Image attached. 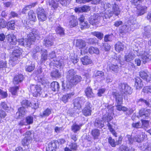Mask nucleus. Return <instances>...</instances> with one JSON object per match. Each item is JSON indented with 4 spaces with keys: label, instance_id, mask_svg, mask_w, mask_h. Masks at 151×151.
<instances>
[{
    "label": "nucleus",
    "instance_id": "obj_1",
    "mask_svg": "<svg viewBox=\"0 0 151 151\" xmlns=\"http://www.w3.org/2000/svg\"><path fill=\"white\" fill-rule=\"evenodd\" d=\"M5 38L7 41L8 49H11L15 47V45L17 43V40L16 37L13 34H11L7 35L6 37L3 33L0 34V41H4Z\"/></svg>",
    "mask_w": 151,
    "mask_h": 151
},
{
    "label": "nucleus",
    "instance_id": "obj_2",
    "mask_svg": "<svg viewBox=\"0 0 151 151\" xmlns=\"http://www.w3.org/2000/svg\"><path fill=\"white\" fill-rule=\"evenodd\" d=\"M75 80L73 81H68L67 80L65 83L63 81L62 82V90L63 91L68 90L70 89L73 86L75 85L79 82V78H76Z\"/></svg>",
    "mask_w": 151,
    "mask_h": 151
},
{
    "label": "nucleus",
    "instance_id": "obj_3",
    "mask_svg": "<svg viewBox=\"0 0 151 151\" xmlns=\"http://www.w3.org/2000/svg\"><path fill=\"white\" fill-rule=\"evenodd\" d=\"M36 13L40 22H43L46 20L48 14L43 8H38L36 10Z\"/></svg>",
    "mask_w": 151,
    "mask_h": 151
},
{
    "label": "nucleus",
    "instance_id": "obj_4",
    "mask_svg": "<svg viewBox=\"0 0 151 151\" xmlns=\"http://www.w3.org/2000/svg\"><path fill=\"white\" fill-rule=\"evenodd\" d=\"M42 89L40 85L32 84L30 86V91L33 94V96L36 97L40 96L41 94Z\"/></svg>",
    "mask_w": 151,
    "mask_h": 151
},
{
    "label": "nucleus",
    "instance_id": "obj_5",
    "mask_svg": "<svg viewBox=\"0 0 151 151\" xmlns=\"http://www.w3.org/2000/svg\"><path fill=\"white\" fill-rule=\"evenodd\" d=\"M76 72L74 70L71 69L69 70L66 73V78L68 81H73L75 80L77 78H79V82L81 81V77L80 76L76 75Z\"/></svg>",
    "mask_w": 151,
    "mask_h": 151
},
{
    "label": "nucleus",
    "instance_id": "obj_6",
    "mask_svg": "<svg viewBox=\"0 0 151 151\" xmlns=\"http://www.w3.org/2000/svg\"><path fill=\"white\" fill-rule=\"evenodd\" d=\"M119 88L121 92L124 93L130 94L132 93V89L127 84L120 83Z\"/></svg>",
    "mask_w": 151,
    "mask_h": 151
},
{
    "label": "nucleus",
    "instance_id": "obj_7",
    "mask_svg": "<svg viewBox=\"0 0 151 151\" xmlns=\"http://www.w3.org/2000/svg\"><path fill=\"white\" fill-rule=\"evenodd\" d=\"M15 46H16L15 45ZM14 48L15 49L13 50V52L11 57V60L13 61H16L18 60L22 53V49L17 47L15 46L14 48Z\"/></svg>",
    "mask_w": 151,
    "mask_h": 151
},
{
    "label": "nucleus",
    "instance_id": "obj_8",
    "mask_svg": "<svg viewBox=\"0 0 151 151\" xmlns=\"http://www.w3.org/2000/svg\"><path fill=\"white\" fill-rule=\"evenodd\" d=\"M92 109V106L90 102H87L85 106L82 110L83 114L86 116L91 115Z\"/></svg>",
    "mask_w": 151,
    "mask_h": 151
},
{
    "label": "nucleus",
    "instance_id": "obj_9",
    "mask_svg": "<svg viewBox=\"0 0 151 151\" xmlns=\"http://www.w3.org/2000/svg\"><path fill=\"white\" fill-rule=\"evenodd\" d=\"M112 95L116 100V103L119 104H122L123 102V98L122 95L118 93L113 92Z\"/></svg>",
    "mask_w": 151,
    "mask_h": 151
},
{
    "label": "nucleus",
    "instance_id": "obj_10",
    "mask_svg": "<svg viewBox=\"0 0 151 151\" xmlns=\"http://www.w3.org/2000/svg\"><path fill=\"white\" fill-rule=\"evenodd\" d=\"M52 37V36L45 37L43 41V45L46 47H47L52 46L53 44Z\"/></svg>",
    "mask_w": 151,
    "mask_h": 151
},
{
    "label": "nucleus",
    "instance_id": "obj_11",
    "mask_svg": "<svg viewBox=\"0 0 151 151\" xmlns=\"http://www.w3.org/2000/svg\"><path fill=\"white\" fill-rule=\"evenodd\" d=\"M59 147L58 143L56 140H53L49 143L48 145L49 151H56Z\"/></svg>",
    "mask_w": 151,
    "mask_h": 151
},
{
    "label": "nucleus",
    "instance_id": "obj_12",
    "mask_svg": "<svg viewBox=\"0 0 151 151\" xmlns=\"http://www.w3.org/2000/svg\"><path fill=\"white\" fill-rule=\"evenodd\" d=\"M84 92L86 96L88 99H93L95 97V93L90 87H87L85 90Z\"/></svg>",
    "mask_w": 151,
    "mask_h": 151
},
{
    "label": "nucleus",
    "instance_id": "obj_13",
    "mask_svg": "<svg viewBox=\"0 0 151 151\" xmlns=\"http://www.w3.org/2000/svg\"><path fill=\"white\" fill-rule=\"evenodd\" d=\"M30 35H28L27 38L25 40V46L30 47L31 45L33 44L35 40V37H30Z\"/></svg>",
    "mask_w": 151,
    "mask_h": 151
},
{
    "label": "nucleus",
    "instance_id": "obj_14",
    "mask_svg": "<svg viewBox=\"0 0 151 151\" xmlns=\"http://www.w3.org/2000/svg\"><path fill=\"white\" fill-rule=\"evenodd\" d=\"M78 20L76 17L74 15L70 17L69 24L70 27H73L78 24Z\"/></svg>",
    "mask_w": 151,
    "mask_h": 151
},
{
    "label": "nucleus",
    "instance_id": "obj_15",
    "mask_svg": "<svg viewBox=\"0 0 151 151\" xmlns=\"http://www.w3.org/2000/svg\"><path fill=\"white\" fill-rule=\"evenodd\" d=\"M134 81L135 82L134 86L136 89H140L143 86L142 81L139 77H136Z\"/></svg>",
    "mask_w": 151,
    "mask_h": 151
},
{
    "label": "nucleus",
    "instance_id": "obj_16",
    "mask_svg": "<svg viewBox=\"0 0 151 151\" xmlns=\"http://www.w3.org/2000/svg\"><path fill=\"white\" fill-rule=\"evenodd\" d=\"M93 125L95 127L101 129L104 126V122L102 119L97 118L94 122Z\"/></svg>",
    "mask_w": 151,
    "mask_h": 151
},
{
    "label": "nucleus",
    "instance_id": "obj_17",
    "mask_svg": "<svg viewBox=\"0 0 151 151\" xmlns=\"http://www.w3.org/2000/svg\"><path fill=\"white\" fill-rule=\"evenodd\" d=\"M112 15L114 14L118 16L120 14V10L119 6L115 2H112Z\"/></svg>",
    "mask_w": 151,
    "mask_h": 151
},
{
    "label": "nucleus",
    "instance_id": "obj_18",
    "mask_svg": "<svg viewBox=\"0 0 151 151\" xmlns=\"http://www.w3.org/2000/svg\"><path fill=\"white\" fill-rule=\"evenodd\" d=\"M146 135L144 133L140 132L138 134L134 136L135 142L140 143L142 141L145 137Z\"/></svg>",
    "mask_w": 151,
    "mask_h": 151
},
{
    "label": "nucleus",
    "instance_id": "obj_19",
    "mask_svg": "<svg viewBox=\"0 0 151 151\" xmlns=\"http://www.w3.org/2000/svg\"><path fill=\"white\" fill-rule=\"evenodd\" d=\"M139 75L141 78L145 80L147 82H149L151 80V76L150 74H147L144 71H142L139 73Z\"/></svg>",
    "mask_w": 151,
    "mask_h": 151
},
{
    "label": "nucleus",
    "instance_id": "obj_20",
    "mask_svg": "<svg viewBox=\"0 0 151 151\" xmlns=\"http://www.w3.org/2000/svg\"><path fill=\"white\" fill-rule=\"evenodd\" d=\"M23 79V78L22 75H16L14 77L13 82L14 85H17L21 83Z\"/></svg>",
    "mask_w": 151,
    "mask_h": 151
},
{
    "label": "nucleus",
    "instance_id": "obj_21",
    "mask_svg": "<svg viewBox=\"0 0 151 151\" xmlns=\"http://www.w3.org/2000/svg\"><path fill=\"white\" fill-rule=\"evenodd\" d=\"M56 33L61 37H63L65 35V30L60 26H57L55 29Z\"/></svg>",
    "mask_w": 151,
    "mask_h": 151
},
{
    "label": "nucleus",
    "instance_id": "obj_22",
    "mask_svg": "<svg viewBox=\"0 0 151 151\" xmlns=\"http://www.w3.org/2000/svg\"><path fill=\"white\" fill-rule=\"evenodd\" d=\"M131 30V28L129 25L126 24L123 25L119 29V33L121 34H125L129 32Z\"/></svg>",
    "mask_w": 151,
    "mask_h": 151
},
{
    "label": "nucleus",
    "instance_id": "obj_23",
    "mask_svg": "<svg viewBox=\"0 0 151 151\" xmlns=\"http://www.w3.org/2000/svg\"><path fill=\"white\" fill-rule=\"evenodd\" d=\"M151 27L150 26H147L145 27V32L143 34V37L146 38H149L151 36Z\"/></svg>",
    "mask_w": 151,
    "mask_h": 151
},
{
    "label": "nucleus",
    "instance_id": "obj_24",
    "mask_svg": "<svg viewBox=\"0 0 151 151\" xmlns=\"http://www.w3.org/2000/svg\"><path fill=\"white\" fill-rule=\"evenodd\" d=\"M51 88L54 91H58L60 88V85L57 82H53L51 84Z\"/></svg>",
    "mask_w": 151,
    "mask_h": 151
},
{
    "label": "nucleus",
    "instance_id": "obj_25",
    "mask_svg": "<svg viewBox=\"0 0 151 151\" xmlns=\"http://www.w3.org/2000/svg\"><path fill=\"white\" fill-rule=\"evenodd\" d=\"M32 140L31 137L25 136L22 141V144L23 146H27L31 142Z\"/></svg>",
    "mask_w": 151,
    "mask_h": 151
},
{
    "label": "nucleus",
    "instance_id": "obj_26",
    "mask_svg": "<svg viewBox=\"0 0 151 151\" xmlns=\"http://www.w3.org/2000/svg\"><path fill=\"white\" fill-rule=\"evenodd\" d=\"M89 10V7L87 6H84L82 7H76L75 9V12L78 13L87 12Z\"/></svg>",
    "mask_w": 151,
    "mask_h": 151
},
{
    "label": "nucleus",
    "instance_id": "obj_27",
    "mask_svg": "<svg viewBox=\"0 0 151 151\" xmlns=\"http://www.w3.org/2000/svg\"><path fill=\"white\" fill-rule=\"evenodd\" d=\"M76 46L79 49H82L86 46V42L82 39L77 40L76 42Z\"/></svg>",
    "mask_w": 151,
    "mask_h": 151
},
{
    "label": "nucleus",
    "instance_id": "obj_28",
    "mask_svg": "<svg viewBox=\"0 0 151 151\" xmlns=\"http://www.w3.org/2000/svg\"><path fill=\"white\" fill-rule=\"evenodd\" d=\"M91 134L94 139H98L100 134V131L97 129H93L91 132Z\"/></svg>",
    "mask_w": 151,
    "mask_h": 151
},
{
    "label": "nucleus",
    "instance_id": "obj_29",
    "mask_svg": "<svg viewBox=\"0 0 151 151\" xmlns=\"http://www.w3.org/2000/svg\"><path fill=\"white\" fill-rule=\"evenodd\" d=\"M81 60L82 64L84 65H86L92 63L91 60L87 56L81 58Z\"/></svg>",
    "mask_w": 151,
    "mask_h": 151
},
{
    "label": "nucleus",
    "instance_id": "obj_30",
    "mask_svg": "<svg viewBox=\"0 0 151 151\" xmlns=\"http://www.w3.org/2000/svg\"><path fill=\"white\" fill-rule=\"evenodd\" d=\"M140 117H142L143 119L148 117L150 115V114L148 111L143 109H141L139 112Z\"/></svg>",
    "mask_w": 151,
    "mask_h": 151
},
{
    "label": "nucleus",
    "instance_id": "obj_31",
    "mask_svg": "<svg viewBox=\"0 0 151 151\" xmlns=\"http://www.w3.org/2000/svg\"><path fill=\"white\" fill-rule=\"evenodd\" d=\"M41 57L40 60L41 63H44L47 59V51L46 50H42Z\"/></svg>",
    "mask_w": 151,
    "mask_h": 151
},
{
    "label": "nucleus",
    "instance_id": "obj_32",
    "mask_svg": "<svg viewBox=\"0 0 151 151\" xmlns=\"http://www.w3.org/2000/svg\"><path fill=\"white\" fill-rule=\"evenodd\" d=\"M124 47V45L120 42H117L115 45L116 50L118 52H120L121 51H123Z\"/></svg>",
    "mask_w": 151,
    "mask_h": 151
},
{
    "label": "nucleus",
    "instance_id": "obj_33",
    "mask_svg": "<svg viewBox=\"0 0 151 151\" xmlns=\"http://www.w3.org/2000/svg\"><path fill=\"white\" fill-rule=\"evenodd\" d=\"M141 149L142 151H151V143L144 144L141 147Z\"/></svg>",
    "mask_w": 151,
    "mask_h": 151
},
{
    "label": "nucleus",
    "instance_id": "obj_34",
    "mask_svg": "<svg viewBox=\"0 0 151 151\" xmlns=\"http://www.w3.org/2000/svg\"><path fill=\"white\" fill-rule=\"evenodd\" d=\"M28 16L30 20L35 21L36 20V14L33 10H30L29 12Z\"/></svg>",
    "mask_w": 151,
    "mask_h": 151
},
{
    "label": "nucleus",
    "instance_id": "obj_35",
    "mask_svg": "<svg viewBox=\"0 0 151 151\" xmlns=\"http://www.w3.org/2000/svg\"><path fill=\"white\" fill-rule=\"evenodd\" d=\"M82 124H80L79 125H77L76 124H73L71 126V129L72 131L74 133H77V132L79 131L81 127L82 126Z\"/></svg>",
    "mask_w": 151,
    "mask_h": 151
},
{
    "label": "nucleus",
    "instance_id": "obj_36",
    "mask_svg": "<svg viewBox=\"0 0 151 151\" xmlns=\"http://www.w3.org/2000/svg\"><path fill=\"white\" fill-rule=\"evenodd\" d=\"M58 1L51 0L48 3L50 6L51 7H52L54 9L57 8L59 4L58 2Z\"/></svg>",
    "mask_w": 151,
    "mask_h": 151
},
{
    "label": "nucleus",
    "instance_id": "obj_37",
    "mask_svg": "<svg viewBox=\"0 0 151 151\" xmlns=\"http://www.w3.org/2000/svg\"><path fill=\"white\" fill-rule=\"evenodd\" d=\"M94 76L95 77L100 78L102 80L104 79V72L101 71H97L95 73Z\"/></svg>",
    "mask_w": 151,
    "mask_h": 151
},
{
    "label": "nucleus",
    "instance_id": "obj_38",
    "mask_svg": "<svg viewBox=\"0 0 151 151\" xmlns=\"http://www.w3.org/2000/svg\"><path fill=\"white\" fill-rule=\"evenodd\" d=\"M109 68L111 71L117 73L119 71V67L117 64H111L109 66Z\"/></svg>",
    "mask_w": 151,
    "mask_h": 151
},
{
    "label": "nucleus",
    "instance_id": "obj_39",
    "mask_svg": "<svg viewBox=\"0 0 151 151\" xmlns=\"http://www.w3.org/2000/svg\"><path fill=\"white\" fill-rule=\"evenodd\" d=\"M146 53H145L141 55L142 61L144 64H145L150 60V59L149 58V55L148 54L146 55Z\"/></svg>",
    "mask_w": 151,
    "mask_h": 151
},
{
    "label": "nucleus",
    "instance_id": "obj_40",
    "mask_svg": "<svg viewBox=\"0 0 151 151\" xmlns=\"http://www.w3.org/2000/svg\"><path fill=\"white\" fill-rule=\"evenodd\" d=\"M135 57L134 54L132 53L129 54L125 56L124 58L126 61L129 62L133 60Z\"/></svg>",
    "mask_w": 151,
    "mask_h": 151
},
{
    "label": "nucleus",
    "instance_id": "obj_41",
    "mask_svg": "<svg viewBox=\"0 0 151 151\" xmlns=\"http://www.w3.org/2000/svg\"><path fill=\"white\" fill-rule=\"evenodd\" d=\"M74 94L71 93L68 94L63 96L62 98V100L65 103L68 101V100L74 95Z\"/></svg>",
    "mask_w": 151,
    "mask_h": 151
},
{
    "label": "nucleus",
    "instance_id": "obj_42",
    "mask_svg": "<svg viewBox=\"0 0 151 151\" xmlns=\"http://www.w3.org/2000/svg\"><path fill=\"white\" fill-rule=\"evenodd\" d=\"M51 76L52 77L55 78H60L61 74L59 71L56 69L53 70L51 73Z\"/></svg>",
    "mask_w": 151,
    "mask_h": 151
},
{
    "label": "nucleus",
    "instance_id": "obj_43",
    "mask_svg": "<svg viewBox=\"0 0 151 151\" xmlns=\"http://www.w3.org/2000/svg\"><path fill=\"white\" fill-rule=\"evenodd\" d=\"M28 31H30V32H29V34H27L28 35H30V37H35V36L36 35H37L38 34V31L36 30V29H32L31 28H30L27 29Z\"/></svg>",
    "mask_w": 151,
    "mask_h": 151
},
{
    "label": "nucleus",
    "instance_id": "obj_44",
    "mask_svg": "<svg viewBox=\"0 0 151 151\" xmlns=\"http://www.w3.org/2000/svg\"><path fill=\"white\" fill-rule=\"evenodd\" d=\"M88 52L91 54L95 53L97 54H99V49L97 47H91L89 48Z\"/></svg>",
    "mask_w": 151,
    "mask_h": 151
},
{
    "label": "nucleus",
    "instance_id": "obj_45",
    "mask_svg": "<svg viewBox=\"0 0 151 151\" xmlns=\"http://www.w3.org/2000/svg\"><path fill=\"white\" fill-rule=\"evenodd\" d=\"M147 7L145 6H142L141 7L140 10L138 11L137 13L138 16H141L145 13L147 10Z\"/></svg>",
    "mask_w": 151,
    "mask_h": 151
},
{
    "label": "nucleus",
    "instance_id": "obj_46",
    "mask_svg": "<svg viewBox=\"0 0 151 151\" xmlns=\"http://www.w3.org/2000/svg\"><path fill=\"white\" fill-rule=\"evenodd\" d=\"M142 102L145 103L146 105L148 107H151V99H150L145 100L141 98L139 100L138 102Z\"/></svg>",
    "mask_w": 151,
    "mask_h": 151
},
{
    "label": "nucleus",
    "instance_id": "obj_47",
    "mask_svg": "<svg viewBox=\"0 0 151 151\" xmlns=\"http://www.w3.org/2000/svg\"><path fill=\"white\" fill-rule=\"evenodd\" d=\"M19 89L18 86H15L10 88V91L13 95H16L17 94V91Z\"/></svg>",
    "mask_w": 151,
    "mask_h": 151
},
{
    "label": "nucleus",
    "instance_id": "obj_48",
    "mask_svg": "<svg viewBox=\"0 0 151 151\" xmlns=\"http://www.w3.org/2000/svg\"><path fill=\"white\" fill-rule=\"evenodd\" d=\"M35 67V64L32 63L29 65H26L25 66L26 70L29 72H31L34 69Z\"/></svg>",
    "mask_w": 151,
    "mask_h": 151
},
{
    "label": "nucleus",
    "instance_id": "obj_49",
    "mask_svg": "<svg viewBox=\"0 0 151 151\" xmlns=\"http://www.w3.org/2000/svg\"><path fill=\"white\" fill-rule=\"evenodd\" d=\"M78 99L76 98L74 100L73 104H74V108L75 109L79 110L81 107V106L78 102Z\"/></svg>",
    "mask_w": 151,
    "mask_h": 151
},
{
    "label": "nucleus",
    "instance_id": "obj_50",
    "mask_svg": "<svg viewBox=\"0 0 151 151\" xmlns=\"http://www.w3.org/2000/svg\"><path fill=\"white\" fill-rule=\"evenodd\" d=\"M92 34L94 36H96L100 40L102 39L103 37V34L98 32H91Z\"/></svg>",
    "mask_w": 151,
    "mask_h": 151
},
{
    "label": "nucleus",
    "instance_id": "obj_51",
    "mask_svg": "<svg viewBox=\"0 0 151 151\" xmlns=\"http://www.w3.org/2000/svg\"><path fill=\"white\" fill-rule=\"evenodd\" d=\"M126 138L127 139V141L129 144H132L134 142H135V139H134V137H132L131 135L127 134L126 136Z\"/></svg>",
    "mask_w": 151,
    "mask_h": 151
},
{
    "label": "nucleus",
    "instance_id": "obj_52",
    "mask_svg": "<svg viewBox=\"0 0 151 151\" xmlns=\"http://www.w3.org/2000/svg\"><path fill=\"white\" fill-rule=\"evenodd\" d=\"M31 102L27 100H24L21 102V104L22 107L24 108H27L29 107Z\"/></svg>",
    "mask_w": 151,
    "mask_h": 151
},
{
    "label": "nucleus",
    "instance_id": "obj_53",
    "mask_svg": "<svg viewBox=\"0 0 151 151\" xmlns=\"http://www.w3.org/2000/svg\"><path fill=\"white\" fill-rule=\"evenodd\" d=\"M15 22L14 21H9L7 24V27L10 29L14 30L15 28Z\"/></svg>",
    "mask_w": 151,
    "mask_h": 151
},
{
    "label": "nucleus",
    "instance_id": "obj_54",
    "mask_svg": "<svg viewBox=\"0 0 151 151\" xmlns=\"http://www.w3.org/2000/svg\"><path fill=\"white\" fill-rule=\"evenodd\" d=\"M114 37L113 35H106L104 36V40L105 42L112 41Z\"/></svg>",
    "mask_w": 151,
    "mask_h": 151
},
{
    "label": "nucleus",
    "instance_id": "obj_55",
    "mask_svg": "<svg viewBox=\"0 0 151 151\" xmlns=\"http://www.w3.org/2000/svg\"><path fill=\"white\" fill-rule=\"evenodd\" d=\"M33 117L32 116H28L25 118V121L26 122L27 124H32L33 123Z\"/></svg>",
    "mask_w": 151,
    "mask_h": 151
},
{
    "label": "nucleus",
    "instance_id": "obj_56",
    "mask_svg": "<svg viewBox=\"0 0 151 151\" xmlns=\"http://www.w3.org/2000/svg\"><path fill=\"white\" fill-rule=\"evenodd\" d=\"M76 98L78 99L77 100L78 101L79 103L80 104L81 106L86 101V100L85 98L83 97H77Z\"/></svg>",
    "mask_w": 151,
    "mask_h": 151
},
{
    "label": "nucleus",
    "instance_id": "obj_57",
    "mask_svg": "<svg viewBox=\"0 0 151 151\" xmlns=\"http://www.w3.org/2000/svg\"><path fill=\"white\" fill-rule=\"evenodd\" d=\"M144 0H131L130 1L132 4L135 6L139 5Z\"/></svg>",
    "mask_w": 151,
    "mask_h": 151
},
{
    "label": "nucleus",
    "instance_id": "obj_58",
    "mask_svg": "<svg viewBox=\"0 0 151 151\" xmlns=\"http://www.w3.org/2000/svg\"><path fill=\"white\" fill-rule=\"evenodd\" d=\"M51 112V111L50 109L47 108L43 112L42 114H41L40 116L42 117H43L44 116H48Z\"/></svg>",
    "mask_w": 151,
    "mask_h": 151
},
{
    "label": "nucleus",
    "instance_id": "obj_59",
    "mask_svg": "<svg viewBox=\"0 0 151 151\" xmlns=\"http://www.w3.org/2000/svg\"><path fill=\"white\" fill-rule=\"evenodd\" d=\"M63 6H66L70 2L71 0H57Z\"/></svg>",
    "mask_w": 151,
    "mask_h": 151
},
{
    "label": "nucleus",
    "instance_id": "obj_60",
    "mask_svg": "<svg viewBox=\"0 0 151 151\" xmlns=\"http://www.w3.org/2000/svg\"><path fill=\"white\" fill-rule=\"evenodd\" d=\"M142 91L144 93H151V86H147L145 87L142 90Z\"/></svg>",
    "mask_w": 151,
    "mask_h": 151
},
{
    "label": "nucleus",
    "instance_id": "obj_61",
    "mask_svg": "<svg viewBox=\"0 0 151 151\" xmlns=\"http://www.w3.org/2000/svg\"><path fill=\"white\" fill-rule=\"evenodd\" d=\"M108 141L112 147H115L116 145V143L115 140L112 139L111 137H109L108 139Z\"/></svg>",
    "mask_w": 151,
    "mask_h": 151
},
{
    "label": "nucleus",
    "instance_id": "obj_62",
    "mask_svg": "<svg viewBox=\"0 0 151 151\" xmlns=\"http://www.w3.org/2000/svg\"><path fill=\"white\" fill-rule=\"evenodd\" d=\"M7 23L4 19H0V28L5 27L6 26H7Z\"/></svg>",
    "mask_w": 151,
    "mask_h": 151
},
{
    "label": "nucleus",
    "instance_id": "obj_63",
    "mask_svg": "<svg viewBox=\"0 0 151 151\" xmlns=\"http://www.w3.org/2000/svg\"><path fill=\"white\" fill-rule=\"evenodd\" d=\"M69 147L72 150L74 151L76 150L78 147L76 144L74 142H72L70 144Z\"/></svg>",
    "mask_w": 151,
    "mask_h": 151
},
{
    "label": "nucleus",
    "instance_id": "obj_64",
    "mask_svg": "<svg viewBox=\"0 0 151 151\" xmlns=\"http://www.w3.org/2000/svg\"><path fill=\"white\" fill-rule=\"evenodd\" d=\"M113 15L111 12L110 13L109 12V15H108L107 14H105L104 16L102 17H101V18L103 19L105 22H106L107 21L106 20V19L108 18L109 19L110 17H111Z\"/></svg>",
    "mask_w": 151,
    "mask_h": 151
}]
</instances>
